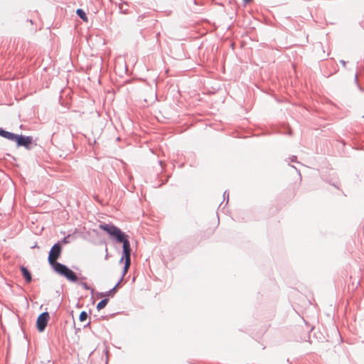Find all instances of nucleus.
Masks as SVG:
<instances>
[{"label":"nucleus","mask_w":364,"mask_h":364,"mask_svg":"<svg viewBox=\"0 0 364 364\" xmlns=\"http://www.w3.org/2000/svg\"><path fill=\"white\" fill-rule=\"evenodd\" d=\"M99 228L107 232L112 240H114L118 243H122L123 255L120 259V262H122L124 259L125 260L122 274L120 278V281H122L131 265L132 250L128 235L113 224L102 223L99 225Z\"/></svg>","instance_id":"nucleus-1"},{"label":"nucleus","mask_w":364,"mask_h":364,"mask_svg":"<svg viewBox=\"0 0 364 364\" xmlns=\"http://www.w3.org/2000/svg\"><path fill=\"white\" fill-rule=\"evenodd\" d=\"M53 269L58 274L65 277L68 281L71 282H75L77 280L76 274L63 264L56 263L55 267H54Z\"/></svg>","instance_id":"nucleus-2"},{"label":"nucleus","mask_w":364,"mask_h":364,"mask_svg":"<svg viewBox=\"0 0 364 364\" xmlns=\"http://www.w3.org/2000/svg\"><path fill=\"white\" fill-rule=\"evenodd\" d=\"M61 252L62 245L60 242H58L52 246L48 258V263L53 268L55 267L56 263H59L57 259L60 257Z\"/></svg>","instance_id":"nucleus-3"},{"label":"nucleus","mask_w":364,"mask_h":364,"mask_svg":"<svg viewBox=\"0 0 364 364\" xmlns=\"http://www.w3.org/2000/svg\"><path fill=\"white\" fill-rule=\"evenodd\" d=\"M15 142L17 146H23L26 149L31 150L32 149L31 144L33 142V137L31 136L18 134Z\"/></svg>","instance_id":"nucleus-4"},{"label":"nucleus","mask_w":364,"mask_h":364,"mask_svg":"<svg viewBox=\"0 0 364 364\" xmlns=\"http://www.w3.org/2000/svg\"><path fill=\"white\" fill-rule=\"evenodd\" d=\"M50 316L48 312L45 311L41 313L37 318L36 321V326L37 329L39 332H43L48 324V321L49 320Z\"/></svg>","instance_id":"nucleus-5"},{"label":"nucleus","mask_w":364,"mask_h":364,"mask_svg":"<svg viewBox=\"0 0 364 364\" xmlns=\"http://www.w3.org/2000/svg\"><path fill=\"white\" fill-rule=\"evenodd\" d=\"M0 136L12 141H16L18 134L4 130L0 127Z\"/></svg>","instance_id":"nucleus-6"},{"label":"nucleus","mask_w":364,"mask_h":364,"mask_svg":"<svg viewBox=\"0 0 364 364\" xmlns=\"http://www.w3.org/2000/svg\"><path fill=\"white\" fill-rule=\"evenodd\" d=\"M20 269H21L22 276L25 279L26 282L27 283L31 282L32 280V276H31L30 271L27 269V267H26L24 266H21L20 267Z\"/></svg>","instance_id":"nucleus-7"},{"label":"nucleus","mask_w":364,"mask_h":364,"mask_svg":"<svg viewBox=\"0 0 364 364\" xmlns=\"http://www.w3.org/2000/svg\"><path fill=\"white\" fill-rule=\"evenodd\" d=\"M76 14L81 19H82L85 22H87V17L86 13L84 11L83 9H77L76 11Z\"/></svg>","instance_id":"nucleus-8"},{"label":"nucleus","mask_w":364,"mask_h":364,"mask_svg":"<svg viewBox=\"0 0 364 364\" xmlns=\"http://www.w3.org/2000/svg\"><path fill=\"white\" fill-rule=\"evenodd\" d=\"M109 299L107 298H105L102 299L97 304V309L100 310L105 307L107 304L108 303Z\"/></svg>","instance_id":"nucleus-9"},{"label":"nucleus","mask_w":364,"mask_h":364,"mask_svg":"<svg viewBox=\"0 0 364 364\" xmlns=\"http://www.w3.org/2000/svg\"><path fill=\"white\" fill-rule=\"evenodd\" d=\"M115 292H116V287H114L112 289H109V291H107L106 292L100 293V296H102V297L107 296H113V295L115 294Z\"/></svg>","instance_id":"nucleus-10"},{"label":"nucleus","mask_w":364,"mask_h":364,"mask_svg":"<svg viewBox=\"0 0 364 364\" xmlns=\"http://www.w3.org/2000/svg\"><path fill=\"white\" fill-rule=\"evenodd\" d=\"M128 5L125 2L119 3V9L120 10V12L122 14H128Z\"/></svg>","instance_id":"nucleus-11"},{"label":"nucleus","mask_w":364,"mask_h":364,"mask_svg":"<svg viewBox=\"0 0 364 364\" xmlns=\"http://www.w3.org/2000/svg\"><path fill=\"white\" fill-rule=\"evenodd\" d=\"M87 314L86 311H82L80 314V316H79V319L80 321H84L87 319Z\"/></svg>","instance_id":"nucleus-12"},{"label":"nucleus","mask_w":364,"mask_h":364,"mask_svg":"<svg viewBox=\"0 0 364 364\" xmlns=\"http://www.w3.org/2000/svg\"><path fill=\"white\" fill-rule=\"evenodd\" d=\"M80 285L85 289V290H91V292L92 293L94 289L91 288L86 282H80Z\"/></svg>","instance_id":"nucleus-13"},{"label":"nucleus","mask_w":364,"mask_h":364,"mask_svg":"<svg viewBox=\"0 0 364 364\" xmlns=\"http://www.w3.org/2000/svg\"><path fill=\"white\" fill-rule=\"evenodd\" d=\"M68 237H69V236H68V237H65L64 238H63V240H62L61 241H60V244H61V243H64V244L68 243Z\"/></svg>","instance_id":"nucleus-14"},{"label":"nucleus","mask_w":364,"mask_h":364,"mask_svg":"<svg viewBox=\"0 0 364 364\" xmlns=\"http://www.w3.org/2000/svg\"><path fill=\"white\" fill-rule=\"evenodd\" d=\"M223 197H224V199H227V201H228V198H229V193L227 192V191H225L223 193Z\"/></svg>","instance_id":"nucleus-15"},{"label":"nucleus","mask_w":364,"mask_h":364,"mask_svg":"<svg viewBox=\"0 0 364 364\" xmlns=\"http://www.w3.org/2000/svg\"><path fill=\"white\" fill-rule=\"evenodd\" d=\"M290 160H291V161H292V162H296V156H291L290 157Z\"/></svg>","instance_id":"nucleus-16"},{"label":"nucleus","mask_w":364,"mask_h":364,"mask_svg":"<svg viewBox=\"0 0 364 364\" xmlns=\"http://www.w3.org/2000/svg\"><path fill=\"white\" fill-rule=\"evenodd\" d=\"M340 63L343 65V66H344V67L346 66V62L345 60H341Z\"/></svg>","instance_id":"nucleus-17"},{"label":"nucleus","mask_w":364,"mask_h":364,"mask_svg":"<svg viewBox=\"0 0 364 364\" xmlns=\"http://www.w3.org/2000/svg\"><path fill=\"white\" fill-rule=\"evenodd\" d=\"M36 247H38V245H37V242H36V243H35V244L31 247V248H32V249H34V248H36Z\"/></svg>","instance_id":"nucleus-18"},{"label":"nucleus","mask_w":364,"mask_h":364,"mask_svg":"<svg viewBox=\"0 0 364 364\" xmlns=\"http://www.w3.org/2000/svg\"><path fill=\"white\" fill-rule=\"evenodd\" d=\"M121 282L122 281H120V279H119V282L116 284V285L114 286V287H116V289L119 287Z\"/></svg>","instance_id":"nucleus-19"},{"label":"nucleus","mask_w":364,"mask_h":364,"mask_svg":"<svg viewBox=\"0 0 364 364\" xmlns=\"http://www.w3.org/2000/svg\"><path fill=\"white\" fill-rule=\"evenodd\" d=\"M355 82L358 81V75H357V74L355 75Z\"/></svg>","instance_id":"nucleus-20"},{"label":"nucleus","mask_w":364,"mask_h":364,"mask_svg":"<svg viewBox=\"0 0 364 364\" xmlns=\"http://www.w3.org/2000/svg\"><path fill=\"white\" fill-rule=\"evenodd\" d=\"M29 21V23H31V24H33V21L31 19H29L28 20Z\"/></svg>","instance_id":"nucleus-21"},{"label":"nucleus","mask_w":364,"mask_h":364,"mask_svg":"<svg viewBox=\"0 0 364 364\" xmlns=\"http://www.w3.org/2000/svg\"><path fill=\"white\" fill-rule=\"evenodd\" d=\"M245 2H249L251 0H244Z\"/></svg>","instance_id":"nucleus-22"}]
</instances>
